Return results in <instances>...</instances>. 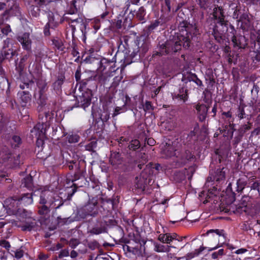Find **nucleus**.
Masks as SVG:
<instances>
[{
	"label": "nucleus",
	"mask_w": 260,
	"mask_h": 260,
	"mask_svg": "<svg viewBox=\"0 0 260 260\" xmlns=\"http://www.w3.org/2000/svg\"><path fill=\"white\" fill-rule=\"evenodd\" d=\"M17 41L21 44L23 49L30 51L31 48V40L28 32H24L17 36Z\"/></svg>",
	"instance_id": "4be33fe9"
},
{
	"label": "nucleus",
	"mask_w": 260,
	"mask_h": 260,
	"mask_svg": "<svg viewBox=\"0 0 260 260\" xmlns=\"http://www.w3.org/2000/svg\"><path fill=\"white\" fill-rule=\"evenodd\" d=\"M210 0H198V4L201 9L206 10L209 7Z\"/></svg>",
	"instance_id": "13d9d810"
},
{
	"label": "nucleus",
	"mask_w": 260,
	"mask_h": 260,
	"mask_svg": "<svg viewBox=\"0 0 260 260\" xmlns=\"http://www.w3.org/2000/svg\"><path fill=\"white\" fill-rule=\"evenodd\" d=\"M77 3V1L76 0H73L71 2L70 7L68 10V14H74L78 12Z\"/></svg>",
	"instance_id": "49530a36"
},
{
	"label": "nucleus",
	"mask_w": 260,
	"mask_h": 260,
	"mask_svg": "<svg viewBox=\"0 0 260 260\" xmlns=\"http://www.w3.org/2000/svg\"><path fill=\"white\" fill-rule=\"evenodd\" d=\"M171 246L164 245L161 244H155L154 250L157 252H168L170 251Z\"/></svg>",
	"instance_id": "e433bc0d"
},
{
	"label": "nucleus",
	"mask_w": 260,
	"mask_h": 260,
	"mask_svg": "<svg viewBox=\"0 0 260 260\" xmlns=\"http://www.w3.org/2000/svg\"><path fill=\"white\" fill-rule=\"evenodd\" d=\"M245 111H244V108L243 107L240 106L239 107L238 110V113H237L238 117L240 119H243L244 117H245Z\"/></svg>",
	"instance_id": "774afa93"
},
{
	"label": "nucleus",
	"mask_w": 260,
	"mask_h": 260,
	"mask_svg": "<svg viewBox=\"0 0 260 260\" xmlns=\"http://www.w3.org/2000/svg\"><path fill=\"white\" fill-rule=\"evenodd\" d=\"M63 19L66 21H69V23H76V24H79L80 29L82 31L83 39L85 40L86 34V26L87 24L86 23L84 19L80 17H78L77 18H72L66 16H64Z\"/></svg>",
	"instance_id": "5701e85b"
},
{
	"label": "nucleus",
	"mask_w": 260,
	"mask_h": 260,
	"mask_svg": "<svg viewBox=\"0 0 260 260\" xmlns=\"http://www.w3.org/2000/svg\"><path fill=\"white\" fill-rule=\"evenodd\" d=\"M247 177H241L237 180L236 184V191L238 192H241L245 188L247 184Z\"/></svg>",
	"instance_id": "473e14b6"
},
{
	"label": "nucleus",
	"mask_w": 260,
	"mask_h": 260,
	"mask_svg": "<svg viewBox=\"0 0 260 260\" xmlns=\"http://www.w3.org/2000/svg\"><path fill=\"white\" fill-rule=\"evenodd\" d=\"M123 160V158L119 152L111 151L109 162L114 169L119 168L122 165Z\"/></svg>",
	"instance_id": "412c9836"
},
{
	"label": "nucleus",
	"mask_w": 260,
	"mask_h": 260,
	"mask_svg": "<svg viewBox=\"0 0 260 260\" xmlns=\"http://www.w3.org/2000/svg\"><path fill=\"white\" fill-rule=\"evenodd\" d=\"M56 201L52 197L51 193L49 191H43L40 194V199L39 201L40 205H47L49 206H52V208H54L53 204L54 202ZM63 203L59 204L55 208H58L62 205Z\"/></svg>",
	"instance_id": "f3484780"
},
{
	"label": "nucleus",
	"mask_w": 260,
	"mask_h": 260,
	"mask_svg": "<svg viewBox=\"0 0 260 260\" xmlns=\"http://www.w3.org/2000/svg\"><path fill=\"white\" fill-rule=\"evenodd\" d=\"M199 127L198 124H196L194 127L193 129L191 130L187 135L186 138L187 142L188 144H194L196 141H197L198 138L196 136L197 133L199 131Z\"/></svg>",
	"instance_id": "c756f323"
},
{
	"label": "nucleus",
	"mask_w": 260,
	"mask_h": 260,
	"mask_svg": "<svg viewBox=\"0 0 260 260\" xmlns=\"http://www.w3.org/2000/svg\"><path fill=\"white\" fill-rule=\"evenodd\" d=\"M122 52L124 54V57L123 59H121V62L123 61L121 67L122 69H123L126 66L131 64L133 62H135V60H133L131 56L129 55H128L127 53L125 54V51H123Z\"/></svg>",
	"instance_id": "c9c22d12"
},
{
	"label": "nucleus",
	"mask_w": 260,
	"mask_h": 260,
	"mask_svg": "<svg viewBox=\"0 0 260 260\" xmlns=\"http://www.w3.org/2000/svg\"><path fill=\"white\" fill-rule=\"evenodd\" d=\"M173 100H178L184 103L188 100V89L184 84H183L178 90V92L172 94Z\"/></svg>",
	"instance_id": "b1692460"
},
{
	"label": "nucleus",
	"mask_w": 260,
	"mask_h": 260,
	"mask_svg": "<svg viewBox=\"0 0 260 260\" xmlns=\"http://www.w3.org/2000/svg\"><path fill=\"white\" fill-rule=\"evenodd\" d=\"M250 40L254 43V47H255L256 43L260 45V30H257L255 33H251Z\"/></svg>",
	"instance_id": "c03bdc74"
},
{
	"label": "nucleus",
	"mask_w": 260,
	"mask_h": 260,
	"mask_svg": "<svg viewBox=\"0 0 260 260\" xmlns=\"http://www.w3.org/2000/svg\"><path fill=\"white\" fill-rule=\"evenodd\" d=\"M53 44L55 47L60 51H64L65 47L64 46L62 41L59 38L53 39L52 40Z\"/></svg>",
	"instance_id": "37998d69"
},
{
	"label": "nucleus",
	"mask_w": 260,
	"mask_h": 260,
	"mask_svg": "<svg viewBox=\"0 0 260 260\" xmlns=\"http://www.w3.org/2000/svg\"><path fill=\"white\" fill-rule=\"evenodd\" d=\"M73 163L74 164L75 174L74 179L72 182L77 181L79 179L85 181V178H82L83 174L85 173L86 162L84 160H73Z\"/></svg>",
	"instance_id": "ddd939ff"
},
{
	"label": "nucleus",
	"mask_w": 260,
	"mask_h": 260,
	"mask_svg": "<svg viewBox=\"0 0 260 260\" xmlns=\"http://www.w3.org/2000/svg\"><path fill=\"white\" fill-rule=\"evenodd\" d=\"M166 22L165 20L162 21V15H161L159 19L155 20L152 22L150 25L146 27L147 34L148 35L150 34L159 25H162L163 23H165Z\"/></svg>",
	"instance_id": "c85d7f7f"
},
{
	"label": "nucleus",
	"mask_w": 260,
	"mask_h": 260,
	"mask_svg": "<svg viewBox=\"0 0 260 260\" xmlns=\"http://www.w3.org/2000/svg\"><path fill=\"white\" fill-rule=\"evenodd\" d=\"M97 142L95 141H90L86 145V150L90 151H93V149L96 147Z\"/></svg>",
	"instance_id": "680f3d73"
},
{
	"label": "nucleus",
	"mask_w": 260,
	"mask_h": 260,
	"mask_svg": "<svg viewBox=\"0 0 260 260\" xmlns=\"http://www.w3.org/2000/svg\"><path fill=\"white\" fill-rule=\"evenodd\" d=\"M21 186L29 190L32 189L34 186L32 177L29 175L23 178L22 180Z\"/></svg>",
	"instance_id": "72a5a7b5"
},
{
	"label": "nucleus",
	"mask_w": 260,
	"mask_h": 260,
	"mask_svg": "<svg viewBox=\"0 0 260 260\" xmlns=\"http://www.w3.org/2000/svg\"><path fill=\"white\" fill-rule=\"evenodd\" d=\"M140 158L141 160H136V163L138 164V167L140 170L142 169V166L147 162L148 159H147V155L145 153H141L140 154Z\"/></svg>",
	"instance_id": "a18cd8bd"
},
{
	"label": "nucleus",
	"mask_w": 260,
	"mask_h": 260,
	"mask_svg": "<svg viewBox=\"0 0 260 260\" xmlns=\"http://www.w3.org/2000/svg\"><path fill=\"white\" fill-rule=\"evenodd\" d=\"M224 168H217L215 170H212L210 172V175L207 178L208 182L214 181L220 182L224 181L225 178V171Z\"/></svg>",
	"instance_id": "2eb2a0df"
},
{
	"label": "nucleus",
	"mask_w": 260,
	"mask_h": 260,
	"mask_svg": "<svg viewBox=\"0 0 260 260\" xmlns=\"http://www.w3.org/2000/svg\"><path fill=\"white\" fill-rule=\"evenodd\" d=\"M79 243V241L74 238L71 239L69 242V246L72 248H75Z\"/></svg>",
	"instance_id": "338daca9"
},
{
	"label": "nucleus",
	"mask_w": 260,
	"mask_h": 260,
	"mask_svg": "<svg viewBox=\"0 0 260 260\" xmlns=\"http://www.w3.org/2000/svg\"><path fill=\"white\" fill-rule=\"evenodd\" d=\"M20 154L12 156L9 149L6 146L0 147V162H7L10 167H14L21 162Z\"/></svg>",
	"instance_id": "0eeeda50"
},
{
	"label": "nucleus",
	"mask_w": 260,
	"mask_h": 260,
	"mask_svg": "<svg viewBox=\"0 0 260 260\" xmlns=\"http://www.w3.org/2000/svg\"><path fill=\"white\" fill-rule=\"evenodd\" d=\"M106 218H103V221L101 220H98L97 221L99 222L98 226L93 227L90 230L89 233L92 235H99L106 232L107 226L110 227L116 224L117 222L113 218L108 220H106Z\"/></svg>",
	"instance_id": "9b49d317"
},
{
	"label": "nucleus",
	"mask_w": 260,
	"mask_h": 260,
	"mask_svg": "<svg viewBox=\"0 0 260 260\" xmlns=\"http://www.w3.org/2000/svg\"><path fill=\"white\" fill-rule=\"evenodd\" d=\"M32 202V194L31 192L22 194L20 197L9 198L5 201V204L9 209H12L16 214L19 215L23 218H27L28 212L25 209L18 208V205H22L25 206L31 204Z\"/></svg>",
	"instance_id": "20e7f679"
},
{
	"label": "nucleus",
	"mask_w": 260,
	"mask_h": 260,
	"mask_svg": "<svg viewBox=\"0 0 260 260\" xmlns=\"http://www.w3.org/2000/svg\"><path fill=\"white\" fill-rule=\"evenodd\" d=\"M69 143H75L79 141L80 137L77 134H72L67 137Z\"/></svg>",
	"instance_id": "6e6d98bb"
},
{
	"label": "nucleus",
	"mask_w": 260,
	"mask_h": 260,
	"mask_svg": "<svg viewBox=\"0 0 260 260\" xmlns=\"http://www.w3.org/2000/svg\"><path fill=\"white\" fill-rule=\"evenodd\" d=\"M99 243L96 240L89 241L87 243L88 247L91 250H94L99 247Z\"/></svg>",
	"instance_id": "052dcab7"
},
{
	"label": "nucleus",
	"mask_w": 260,
	"mask_h": 260,
	"mask_svg": "<svg viewBox=\"0 0 260 260\" xmlns=\"http://www.w3.org/2000/svg\"><path fill=\"white\" fill-rule=\"evenodd\" d=\"M50 1L49 0H34L35 5L39 7H41L48 4Z\"/></svg>",
	"instance_id": "0e129e2a"
},
{
	"label": "nucleus",
	"mask_w": 260,
	"mask_h": 260,
	"mask_svg": "<svg viewBox=\"0 0 260 260\" xmlns=\"http://www.w3.org/2000/svg\"><path fill=\"white\" fill-rule=\"evenodd\" d=\"M100 207H99V213H100L103 218L112 217V211L115 210V204L113 199L107 198H101L100 199Z\"/></svg>",
	"instance_id": "6e6552de"
},
{
	"label": "nucleus",
	"mask_w": 260,
	"mask_h": 260,
	"mask_svg": "<svg viewBox=\"0 0 260 260\" xmlns=\"http://www.w3.org/2000/svg\"><path fill=\"white\" fill-rule=\"evenodd\" d=\"M18 94L19 96L20 104L22 107H26L27 104L31 100V95L29 94V90L19 92Z\"/></svg>",
	"instance_id": "cd10ccee"
},
{
	"label": "nucleus",
	"mask_w": 260,
	"mask_h": 260,
	"mask_svg": "<svg viewBox=\"0 0 260 260\" xmlns=\"http://www.w3.org/2000/svg\"><path fill=\"white\" fill-rule=\"evenodd\" d=\"M140 147V143L138 140L135 139L131 141L128 145V149L131 150L135 151Z\"/></svg>",
	"instance_id": "de8ad7c7"
},
{
	"label": "nucleus",
	"mask_w": 260,
	"mask_h": 260,
	"mask_svg": "<svg viewBox=\"0 0 260 260\" xmlns=\"http://www.w3.org/2000/svg\"><path fill=\"white\" fill-rule=\"evenodd\" d=\"M176 160L175 163L173 165V167L178 168L183 166L186 164L189 161L195 158L194 155L188 150H185L182 151L179 148V152L176 155Z\"/></svg>",
	"instance_id": "f8f14e48"
},
{
	"label": "nucleus",
	"mask_w": 260,
	"mask_h": 260,
	"mask_svg": "<svg viewBox=\"0 0 260 260\" xmlns=\"http://www.w3.org/2000/svg\"><path fill=\"white\" fill-rule=\"evenodd\" d=\"M146 12L144 7H141L136 14V18L140 21H145Z\"/></svg>",
	"instance_id": "a19ab883"
},
{
	"label": "nucleus",
	"mask_w": 260,
	"mask_h": 260,
	"mask_svg": "<svg viewBox=\"0 0 260 260\" xmlns=\"http://www.w3.org/2000/svg\"><path fill=\"white\" fill-rule=\"evenodd\" d=\"M99 213V206L96 199L92 198L82 207L77 210L75 219L79 221L88 216L96 217Z\"/></svg>",
	"instance_id": "39448f33"
},
{
	"label": "nucleus",
	"mask_w": 260,
	"mask_h": 260,
	"mask_svg": "<svg viewBox=\"0 0 260 260\" xmlns=\"http://www.w3.org/2000/svg\"><path fill=\"white\" fill-rule=\"evenodd\" d=\"M0 28L2 34L6 36H7L9 32L12 31L10 25L8 24H6L4 27H1Z\"/></svg>",
	"instance_id": "bf43d9fd"
},
{
	"label": "nucleus",
	"mask_w": 260,
	"mask_h": 260,
	"mask_svg": "<svg viewBox=\"0 0 260 260\" xmlns=\"http://www.w3.org/2000/svg\"><path fill=\"white\" fill-rule=\"evenodd\" d=\"M65 80V76L62 73L58 74L57 76V79L53 83L52 87L54 90L57 93L60 92L61 90L62 85Z\"/></svg>",
	"instance_id": "bb28decb"
},
{
	"label": "nucleus",
	"mask_w": 260,
	"mask_h": 260,
	"mask_svg": "<svg viewBox=\"0 0 260 260\" xmlns=\"http://www.w3.org/2000/svg\"><path fill=\"white\" fill-rule=\"evenodd\" d=\"M250 188L251 190H256L258 193L260 192V181L256 180L253 182V183L250 186Z\"/></svg>",
	"instance_id": "69168bd1"
},
{
	"label": "nucleus",
	"mask_w": 260,
	"mask_h": 260,
	"mask_svg": "<svg viewBox=\"0 0 260 260\" xmlns=\"http://www.w3.org/2000/svg\"><path fill=\"white\" fill-rule=\"evenodd\" d=\"M214 23L211 24L208 32L219 43L223 40V35L228 31L229 21L225 19V11L222 6L215 5L212 13Z\"/></svg>",
	"instance_id": "f03ea898"
},
{
	"label": "nucleus",
	"mask_w": 260,
	"mask_h": 260,
	"mask_svg": "<svg viewBox=\"0 0 260 260\" xmlns=\"http://www.w3.org/2000/svg\"><path fill=\"white\" fill-rule=\"evenodd\" d=\"M84 61L87 63H91L95 62L97 64L99 65L98 70L102 73L100 75L93 73L88 78L82 79L80 84L81 86H82L83 88L85 87L87 84L91 81H98L105 84L107 80V77H106L107 73L104 72L106 71L107 69L109 70H111L112 66L111 63L115 61V60L110 61L106 58H103L100 61L98 59L92 57L90 55L86 57Z\"/></svg>",
	"instance_id": "7ed1b4c3"
},
{
	"label": "nucleus",
	"mask_w": 260,
	"mask_h": 260,
	"mask_svg": "<svg viewBox=\"0 0 260 260\" xmlns=\"http://www.w3.org/2000/svg\"><path fill=\"white\" fill-rule=\"evenodd\" d=\"M81 81L79 83H80ZM88 84V83L87 84ZM91 87L90 85H87L85 87L83 88H86V90L82 92V95L79 96L77 98V103L76 104V107H81L84 110L86 108L88 107L91 104V100L92 96V91L89 88ZM83 88L81 84H80L79 89Z\"/></svg>",
	"instance_id": "9d476101"
},
{
	"label": "nucleus",
	"mask_w": 260,
	"mask_h": 260,
	"mask_svg": "<svg viewBox=\"0 0 260 260\" xmlns=\"http://www.w3.org/2000/svg\"><path fill=\"white\" fill-rule=\"evenodd\" d=\"M21 12L19 5L13 2L12 5L4 11L2 14L3 19L7 20L11 16H20Z\"/></svg>",
	"instance_id": "aec40b11"
},
{
	"label": "nucleus",
	"mask_w": 260,
	"mask_h": 260,
	"mask_svg": "<svg viewBox=\"0 0 260 260\" xmlns=\"http://www.w3.org/2000/svg\"><path fill=\"white\" fill-rule=\"evenodd\" d=\"M19 86L22 89H26V90H31L32 87L34 86V81L32 80H31L28 82L23 83L20 84Z\"/></svg>",
	"instance_id": "603ef678"
},
{
	"label": "nucleus",
	"mask_w": 260,
	"mask_h": 260,
	"mask_svg": "<svg viewBox=\"0 0 260 260\" xmlns=\"http://www.w3.org/2000/svg\"><path fill=\"white\" fill-rule=\"evenodd\" d=\"M233 35L232 38L233 46L237 49H245L248 45V39L244 35L234 33Z\"/></svg>",
	"instance_id": "a211bd4d"
},
{
	"label": "nucleus",
	"mask_w": 260,
	"mask_h": 260,
	"mask_svg": "<svg viewBox=\"0 0 260 260\" xmlns=\"http://www.w3.org/2000/svg\"><path fill=\"white\" fill-rule=\"evenodd\" d=\"M179 34L177 38L169 40L165 43L159 44L158 51L154 54L164 55L172 52H177L181 48V46L185 49L189 48L192 41L200 35L199 29L195 25L190 24L186 20L180 22L178 25Z\"/></svg>",
	"instance_id": "f257e3e1"
},
{
	"label": "nucleus",
	"mask_w": 260,
	"mask_h": 260,
	"mask_svg": "<svg viewBox=\"0 0 260 260\" xmlns=\"http://www.w3.org/2000/svg\"><path fill=\"white\" fill-rule=\"evenodd\" d=\"M128 37L126 36L120 37L117 41L118 51L115 55V57L119 56L121 52L125 51V54L127 53L126 47L128 46Z\"/></svg>",
	"instance_id": "393cba45"
},
{
	"label": "nucleus",
	"mask_w": 260,
	"mask_h": 260,
	"mask_svg": "<svg viewBox=\"0 0 260 260\" xmlns=\"http://www.w3.org/2000/svg\"><path fill=\"white\" fill-rule=\"evenodd\" d=\"M251 128V124L248 122L247 124L242 125L239 129V135L242 137L243 135L248 130Z\"/></svg>",
	"instance_id": "8fccbe9b"
},
{
	"label": "nucleus",
	"mask_w": 260,
	"mask_h": 260,
	"mask_svg": "<svg viewBox=\"0 0 260 260\" xmlns=\"http://www.w3.org/2000/svg\"><path fill=\"white\" fill-rule=\"evenodd\" d=\"M196 109L199 120L201 122L205 121L207 115L209 106H206L204 104H198L196 106Z\"/></svg>",
	"instance_id": "a878e982"
},
{
	"label": "nucleus",
	"mask_w": 260,
	"mask_h": 260,
	"mask_svg": "<svg viewBox=\"0 0 260 260\" xmlns=\"http://www.w3.org/2000/svg\"><path fill=\"white\" fill-rule=\"evenodd\" d=\"M248 198L247 197H243L241 203L238 205L237 208V211L238 212L242 213L245 212L249 214V204L247 203L246 199Z\"/></svg>",
	"instance_id": "7c9ffc66"
},
{
	"label": "nucleus",
	"mask_w": 260,
	"mask_h": 260,
	"mask_svg": "<svg viewBox=\"0 0 260 260\" xmlns=\"http://www.w3.org/2000/svg\"><path fill=\"white\" fill-rule=\"evenodd\" d=\"M209 234H215L217 236L219 237L222 236L224 238V233L223 230H210L207 232V235Z\"/></svg>",
	"instance_id": "5fc2aeb1"
},
{
	"label": "nucleus",
	"mask_w": 260,
	"mask_h": 260,
	"mask_svg": "<svg viewBox=\"0 0 260 260\" xmlns=\"http://www.w3.org/2000/svg\"><path fill=\"white\" fill-rule=\"evenodd\" d=\"M122 78L123 76L121 73L120 74V75L115 77L113 79V81L111 84V87L113 88H116L117 87Z\"/></svg>",
	"instance_id": "864d4df0"
},
{
	"label": "nucleus",
	"mask_w": 260,
	"mask_h": 260,
	"mask_svg": "<svg viewBox=\"0 0 260 260\" xmlns=\"http://www.w3.org/2000/svg\"><path fill=\"white\" fill-rule=\"evenodd\" d=\"M56 16L59 17L58 15L55 16L53 13L49 14L48 21L44 28V34L45 36L50 35V28L54 29L58 26L59 23L56 20Z\"/></svg>",
	"instance_id": "6ab92c4d"
},
{
	"label": "nucleus",
	"mask_w": 260,
	"mask_h": 260,
	"mask_svg": "<svg viewBox=\"0 0 260 260\" xmlns=\"http://www.w3.org/2000/svg\"><path fill=\"white\" fill-rule=\"evenodd\" d=\"M37 225V223L35 219H32L30 221L26 222L23 225L21 226V230L23 231H31Z\"/></svg>",
	"instance_id": "f704fd0d"
},
{
	"label": "nucleus",
	"mask_w": 260,
	"mask_h": 260,
	"mask_svg": "<svg viewBox=\"0 0 260 260\" xmlns=\"http://www.w3.org/2000/svg\"><path fill=\"white\" fill-rule=\"evenodd\" d=\"M196 74L191 73H187L186 74H183L182 81L184 82L183 84L186 85L187 87V84L188 82L193 81L194 77H196Z\"/></svg>",
	"instance_id": "4c0bfd02"
},
{
	"label": "nucleus",
	"mask_w": 260,
	"mask_h": 260,
	"mask_svg": "<svg viewBox=\"0 0 260 260\" xmlns=\"http://www.w3.org/2000/svg\"><path fill=\"white\" fill-rule=\"evenodd\" d=\"M124 107L125 105H123L122 107H116L115 108L114 113L112 114V117H114L120 113L124 112L125 111Z\"/></svg>",
	"instance_id": "e2e57ef3"
},
{
	"label": "nucleus",
	"mask_w": 260,
	"mask_h": 260,
	"mask_svg": "<svg viewBox=\"0 0 260 260\" xmlns=\"http://www.w3.org/2000/svg\"><path fill=\"white\" fill-rule=\"evenodd\" d=\"M16 51H14L12 49H8L7 51L4 52V54L3 55V57L1 58H3V60L4 59H10L12 58V57L15 55Z\"/></svg>",
	"instance_id": "09e8293b"
},
{
	"label": "nucleus",
	"mask_w": 260,
	"mask_h": 260,
	"mask_svg": "<svg viewBox=\"0 0 260 260\" xmlns=\"http://www.w3.org/2000/svg\"><path fill=\"white\" fill-rule=\"evenodd\" d=\"M29 73L32 75L33 78L36 80L37 85L39 88V102L41 105H45L47 100L46 92L47 91L48 86L45 79L41 77V73L38 71L36 75L28 69Z\"/></svg>",
	"instance_id": "423d86ee"
},
{
	"label": "nucleus",
	"mask_w": 260,
	"mask_h": 260,
	"mask_svg": "<svg viewBox=\"0 0 260 260\" xmlns=\"http://www.w3.org/2000/svg\"><path fill=\"white\" fill-rule=\"evenodd\" d=\"M152 165L151 162L149 163L139 176L135 178V188L144 191L147 184L149 182V177L150 174L149 168Z\"/></svg>",
	"instance_id": "1a4fd4ad"
},
{
	"label": "nucleus",
	"mask_w": 260,
	"mask_h": 260,
	"mask_svg": "<svg viewBox=\"0 0 260 260\" xmlns=\"http://www.w3.org/2000/svg\"><path fill=\"white\" fill-rule=\"evenodd\" d=\"M177 237V235L176 233H166V239L165 241V243L169 244L173 240H175Z\"/></svg>",
	"instance_id": "4d7b16f0"
},
{
	"label": "nucleus",
	"mask_w": 260,
	"mask_h": 260,
	"mask_svg": "<svg viewBox=\"0 0 260 260\" xmlns=\"http://www.w3.org/2000/svg\"><path fill=\"white\" fill-rule=\"evenodd\" d=\"M50 207L47 205H40L38 206V213L41 215H45L50 211ZM52 207V206H51Z\"/></svg>",
	"instance_id": "79ce46f5"
},
{
	"label": "nucleus",
	"mask_w": 260,
	"mask_h": 260,
	"mask_svg": "<svg viewBox=\"0 0 260 260\" xmlns=\"http://www.w3.org/2000/svg\"><path fill=\"white\" fill-rule=\"evenodd\" d=\"M237 21L238 26L244 31L251 30L253 27L252 20L247 13H243L240 15Z\"/></svg>",
	"instance_id": "dca6fc26"
},
{
	"label": "nucleus",
	"mask_w": 260,
	"mask_h": 260,
	"mask_svg": "<svg viewBox=\"0 0 260 260\" xmlns=\"http://www.w3.org/2000/svg\"><path fill=\"white\" fill-rule=\"evenodd\" d=\"M12 147L15 148L18 147L22 143L21 139L20 136L13 135L10 140Z\"/></svg>",
	"instance_id": "ea45409f"
},
{
	"label": "nucleus",
	"mask_w": 260,
	"mask_h": 260,
	"mask_svg": "<svg viewBox=\"0 0 260 260\" xmlns=\"http://www.w3.org/2000/svg\"><path fill=\"white\" fill-rule=\"evenodd\" d=\"M205 249V247L201 246L199 249H197L194 251L188 253L185 256L186 259L190 260L191 258L198 256Z\"/></svg>",
	"instance_id": "58836bf2"
},
{
	"label": "nucleus",
	"mask_w": 260,
	"mask_h": 260,
	"mask_svg": "<svg viewBox=\"0 0 260 260\" xmlns=\"http://www.w3.org/2000/svg\"><path fill=\"white\" fill-rule=\"evenodd\" d=\"M180 145L177 142H172V144L166 143L161 150V154L163 157L169 158L172 156H176L179 152Z\"/></svg>",
	"instance_id": "4468645a"
},
{
	"label": "nucleus",
	"mask_w": 260,
	"mask_h": 260,
	"mask_svg": "<svg viewBox=\"0 0 260 260\" xmlns=\"http://www.w3.org/2000/svg\"><path fill=\"white\" fill-rule=\"evenodd\" d=\"M30 12L33 17H37L40 15V7L37 6L31 5L29 8Z\"/></svg>",
	"instance_id": "3c124183"
},
{
	"label": "nucleus",
	"mask_w": 260,
	"mask_h": 260,
	"mask_svg": "<svg viewBox=\"0 0 260 260\" xmlns=\"http://www.w3.org/2000/svg\"><path fill=\"white\" fill-rule=\"evenodd\" d=\"M31 133L36 132V136L40 138H43L45 136L46 129L44 127L43 124L38 123L31 131Z\"/></svg>",
	"instance_id": "2f4dec72"
}]
</instances>
